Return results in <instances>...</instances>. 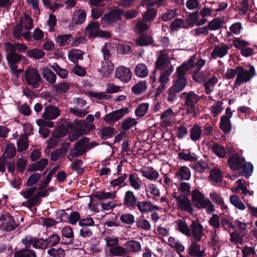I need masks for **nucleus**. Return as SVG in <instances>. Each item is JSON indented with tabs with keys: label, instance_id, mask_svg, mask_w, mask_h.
I'll return each mask as SVG.
<instances>
[{
	"label": "nucleus",
	"instance_id": "f257e3e1",
	"mask_svg": "<svg viewBox=\"0 0 257 257\" xmlns=\"http://www.w3.org/2000/svg\"><path fill=\"white\" fill-rule=\"evenodd\" d=\"M173 59L172 50H163L161 52L156 62V68L161 71L167 72L168 74H171L174 70L171 62V59Z\"/></svg>",
	"mask_w": 257,
	"mask_h": 257
},
{
	"label": "nucleus",
	"instance_id": "f03ea898",
	"mask_svg": "<svg viewBox=\"0 0 257 257\" xmlns=\"http://www.w3.org/2000/svg\"><path fill=\"white\" fill-rule=\"evenodd\" d=\"M196 59L195 55H192L181 66L178 67V92L183 90L187 84V79L185 75L189 69L193 66Z\"/></svg>",
	"mask_w": 257,
	"mask_h": 257
},
{
	"label": "nucleus",
	"instance_id": "7ed1b4c3",
	"mask_svg": "<svg viewBox=\"0 0 257 257\" xmlns=\"http://www.w3.org/2000/svg\"><path fill=\"white\" fill-rule=\"evenodd\" d=\"M236 70L237 74L234 82L233 89L249 82L256 75L255 68L253 65H250L248 70L244 69L241 66H238Z\"/></svg>",
	"mask_w": 257,
	"mask_h": 257
},
{
	"label": "nucleus",
	"instance_id": "20e7f679",
	"mask_svg": "<svg viewBox=\"0 0 257 257\" xmlns=\"http://www.w3.org/2000/svg\"><path fill=\"white\" fill-rule=\"evenodd\" d=\"M104 60L102 61L101 67L99 69V73L102 77L105 78L110 76L113 70V65L112 62L108 60L109 55V51L108 50L107 46L105 45L102 49Z\"/></svg>",
	"mask_w": 257,
	"mask_h": 257
},
{
	"label": "nucleus",
	"instance_id": "39448f33",
	"mask_svg": "<svg viewBox=\"0 0 257 257\" xmlns=\"http://www.w3.org/2000/svg\"><path fill=\"white\" fill-rule=\"evenodd\" d=\"M25 78L29 85L34 89L38 88L40 86L41 77L38 71L33 67H29L25 72Z\"/></svg>",
	"mask_w": 257,
	"mask_h": 257
},
{
	"label": "nucleus",
	"instance_id": "423d86ee",
	"mask_svg": "<svg viewBox=\"0 0 257 257\" xmlns=\"http://www.w3.org/2000/svg\"><path fill=\"white\" fill-rule=\"evenodd\" d=\"M99 24L97 22H92L89 24L85 28V34L90 39L95 37L108 38L111 36L109 32L103 31L99 29Z\"/></svg>",
	"mask_w": 257,
	"mask_h": 257
},
{
	"label": "nucleus",
	"instance_id": "0eeeda50",
	"mask_svg": "<svg viewBox=\"0 0 257 257\" xmlns=\"http://www.w3.org/2000/svg\"><path fill=\"white\" fill-rule=\"evenodd\" d=\"M191 201L193 205L198 209L207 207V204L211 203L208 198H205L198 190L195 189L192 192Z\"/></svg>",
	"mask_w": 257,
	"mask_h": 257
},
{
	"label": "nucleus",
	"instance_id": "6e6552de",
	"mask_svg": "<svg viewBox=\"0 0 257 257\" xmlns=\"http://www.w3.org/2000/svg\"><path fill=\"white\" fill-rule=\"evenodd\" d=\"M53 190V188H49L43 190V189L38 188V190L36 194L30 199L27 200L26 202L23 203V205L28 208H31L34 205H36L40 203V198L48 196L50 192Z\"/></svg>",
	"mask_w": 257,
	"mask_h": 257
},
{
	"label": "nucleus",
	"instance_id": "1a4fd4ad",
	"mask_svg": "<svg viewBox=\"0 0 257 257\" xmlns=\"http://www.w3.org/2000/svg\"><path fill=\"white\" fill-rule=\"evenodd\" d=\"M129 112L128 108L125 107L113 111L103 117V120L108 124H113Z\"/></svg>",
	"mask_w": 257,
	"mask_h": 257
},
{
	"label": "nucleus",
	"instance_id": "9d476101",
	"mask_svg": "<svg viewBox=\"0 0 257 257\" xmlns=\"http://www.w3.org/2000/svg\"><path fill=\"white\" fill-rule=\"evenodd\" d=\"M88 139L83 138L75 144L73 150L71 152L70 160H72L74 157H77L84 154L87 151V143Z\"/></svg>",
	"mask_w": 257,
	"mask_h": 257
},
{
	"label": "nucleus",
	"instance_id": "9b49d317",
	"mask_svg": "<svg viewBox=\"0 0 257 257\" xmlns=\"http://www.w3.org/2000/svg\"><path fill=\"white\" fill-rule=\"evenodd\" d=\"M115 77L123 83H127L132 78V72L129 68L119 66L115 69Z\"/></svg>",
	"mask_w": 257,
	"mask_h": 257
},
{
	"label": "nucleus",
	"instance_id": "f8f14e48",
	"mask_svg": "<svg viewBox=\"0 0 257 257\" xmlns=\"http://www.w3.org/2000/svg\"><path fill=\"white\" fill-rule=\"evenodd\" d=\"M245 160V158L240 157L238 154H234L227 160V164L232 170L239 171L241 170Z\"/></svg>",
	"mask_w": 257,
	"mask_h": 257
},
{
	"label": "nucleus",
	"instance_id": "ddd939ff",
	"mask_svg": "<svg viewBox=\"0 0 257 257\" xmlns=\"http://www.w3.org/2000/svg\"><path fill=\"white\" fill-rule=\"evenodd\" d=\"M0 225L2 229L7 231L14 230L18 226L13 217L8 214L1 216Z\"/></svg>",
	"mask_w": 257,
	"mask_h": 257
},
{
	"label": "nucleus",
	"instance_id": "4468645a",
	"mask_svg": "<svg viewBox=\"0 0 257 257\" xmlns=\"http://www.w3.org/2000/svg\"><path fill=\"white\" fill-rule=\"evenodd\" d=\"M122 11L119 9H114L104 15L102 21L107 24H111L120 19Z\"/></svg>",
	"mask_w": 257,
	"mask_h": 257
},
{
	"label": "nucleus",
	"instance_id": "2eb2a0df",
	"mask_svg": "<svg viewBox=\"0 0 257 257\" xmlns=\"http://www.w3.org/2000/svg\"><path fill=\"white\" fill-rule=\"evenodd\" d=\"M146 194L149 198H156L161 196V191L157 185L153 183L149 182L145 184Z\"/></svg>",
	"mask_w": 257,
	"mask_h": 257
},
{
	"label": "nucleus",
	"instance_id": "dca6fc26",
	"mask_svg": "<svg viewBox=\"0 0 257 257\" xmlns=\"http://www.w3.org/2000/svg\"><path fill=\"white\" fill-rule=\"evenodd\" d=\"M191 235L196 241H200L203 235V226L198 221H193L191 225Z\"/></svg>",
	"mask_w": 257,
	"mask_h": 257
},
{
	"label": "nucleus",
	"instance_id": "f3484780",
	"mask_svg": "<svg viewBox=\"0 0 257 257\" xmlns=\"http://www.w3.org/2000/svg\"><path fill=\"white\" fill-rule=\"evenodd\" d=\"M60 115L59 109L51 104L46 106L43 113V117L46 119H54Z\"/></svg>",
	"mask_w": 257,
	"mask_h": 257
},
{
	"label": "nucleus",
	"instance_id": "a211bd4d",
	"mask_svg": "<svg viewBox=\"0 0 257 257\" xmlns=\"http://www.w3.org/2000/svg\"><path fill=\"white\" fill-rule=\"evenodd\" d=\"M139 172L142 174L143 177L152 181L157 180L159 176V172L151 167L143 168L140 169Z\"/></svg>",
	"mask_w": 257,
	"mask_h": 257
},
{
	"label": "nucleus",
	"instance_id": "6ab92c4d",
	"mask_svg": "<svg viewBox=\"0 0 257 257\" xmlns=\"http://www.w3.org/2000/svg\"><path fill=\"white\" fill-rule=\"evenodd\" d=\"M178 208L187 212L192 214L193 209L191 206V202L187 196L180 195L178 196Z\"/></svg>",
	"mask_w": 257,
	"mask_h": 257
},
{
	"label": "nucleus",
	"instance_id": "aec40b11",
	"mask_svg": "<svg viewBox=\"0 0 257 257\" xmlns=\"http://www.w3.org/2000/svg\"><path fill=\"white\" fill-rule=\"evenodd\" d=\"M82 123L83 122L81 120H78L75 122V126L73 124L70 125V127L69 131L70 134L69 139L71 141H74L83 134V130L80 128Z\"/></svg>",
	"mask_w": 257,
	"mask_h": 257
},
{
	"label": "nucleus",
	"instance_id": "412c9836",
	"mask_svg": "<svg viewBox=\"0 0 257 257\" xmlns=\"http://www.w3.org/2000/svg\"><path fill=\"white\" fill-rule=\"evenodd\" d=\"M221 46H216L211 54L212 58L215 59L217 57L222 58L225 56L229 49V47L226 45L221 43Z\"/></svg>",
	"mask_w": 257,
	"mask_h": 257
},
{
	"label": "nucleus",
	"instance_id": "4be33fe9",
	"mask_svg": "<svg viewBox=\"0 0 257 257\" xmlns=\"http://www.w3.org/2000/svg\"><path fill=\"white\" fill-rule=\"evenodd\" d=\"M86 14L82 9L75 11L71 17V23L74 25H81L86 20Z\"/></svg>",
	"mask_w": 257,
	"mask_h": 257
},
{
	"label": "nucleus",
	"instance_id": "5701e85b",
	"mask_svg": "<svg viewBox=\"0 0 257 257\" xmlns=\"http://www.w3.org/2000/svg\"><path fill=\"white\" fill-rule=\"evenodd\" d=\"M198 95L196 94L193 91H191L188 93L186 100L184 102H181L182 104L183 103L185 105L188 106V111L190 110L193 111L195 108V104L198 100Z\"/></svg>",
	"mask_w": 257,
	"mask_h": 257
},
{
	"label": "nucleus",
	"instance_id": "b1692460",
	"mask_svg": "<svg viewBox=\"0 0 257 257\" xmlns=\"http://www.w3.org/2000/svg\"><path fill=\"white\" fill-rule=\"evenodd\" d=\"M128 183L132 188L135 190H139L141 188V181L138 174L133 172L128 176Z\"/></svg>",
	"mask_w": 257,
	"mask_h": 257
},
{
	"label": "nucleus",
	"instance_id": "393cba45",
	"mask_svg": "<svg viewBox=\"0 0 257 257\" xmlns=\"http://www.w3.org/2000/svg\"><path fill=\"white\" fill-rule=\"evenodd\" d=\"M137 198L134 193L130 190L127 191L124 195L123 204L127 207H134L136 206Z\"/></svg>",
	"mask_w": 257,
	"mask_h": 257
},
{
	"label": "nucleus",
	"instance_id": "a878e982",
	"mask_svg": "<svg viewBox=\"0 0 257 257\" xmlns=\"http://www.w3.org/2000/svg\"><path fill=\"white\" fill-rule=\"evenodd\" d=\"M189 254L192 256L203 257L205 253L204 250H200V245L197 241H193L189 247Z\"/></svg>",
	"mask_w": 257,
	"mask_h": 257
},
{
	"label": "nucleus",
	"instance_id": "bb28decb",
	"mask_svg": "<svg viewBox=\"0 0 257 257\" xmlns=\"http://www.w3.org/2000/svg\"><path fill=\"white\" fill-rule=\"evenodd\" d=\"M242 170L239 171V175L243 176L245 178H249L251 175L253 171V166L252 164L249 162H245V161L242 164V167H241Z\"/></svg>",
	"mask_w": 257,
	"mask_h": 257
},
{
	"label": "nucleus",
	"instance_id": "cd10ccee",
	"mask_svg": "<svg viewBox=\"0 0 257 257\" xmlns=\"http://www.w3.org/2000/svg\"><path fill=\"white\" fill-rule=\"evenodd\" d=\"M14 36L16 39H20L21 37H24L27 41H31L32 39L31 33L29 32H23L22 27L21 25H17L13 31Z\"/></svg>",
	"mask_w": 257,
	"mask_h": 257
},
{
	"label": "nucleus",
	"instance_id": "c85d7f7f",
	"mask_svg": "<svg viewBox=\"0 0 257 257\" xmlns=\"http://www.w3.org/2000/svg\"><path fill=\"white\" fill-rule=\"evenodd\" d=\"M21 56L16 53H9L7 59L11 69L17 68V63L20 61Z\"/></svg>",
	"mask_w": 257,
	"mask_h": 257
},
{
	"label": "nucleus",
	"instance_id": "c756f323",
	"mask_svg": "<svg viewBox=\"0 0 257 257\" xmlns=\"http://www.w3.org/2000/svg\"><path fill=\"white\" fill-rule=\"evenodd\" d=\"M219 127L225 134H227L231 131V121L227 115H222L221 116Z\"/></svg>",
	"mask_w": 257,
	"mask_h": 257
},
{
	"label": "nucleus",
	"instance_id": "7c9ffc66",
	"mask_svg": "<svg viewBox=\"0 0 257 257\" xmlns=\"http://www.w3.org/2000/svg\"><path fill=\"white\" fill-rule=\"evenodd\" d=\"M136 205L138 209L142 214L146 213L153 210V204L150 201H140L136 204Z\"/></svg>",
	"mask_w": 257,
	"mask_h": 257
},
{
	"label": "nucleus",
	"instance_id": "2f4dec72",
	"mask_svg": "<svg viewBox=\"0 0 257 257\" xmlns=\"http://www.w3.org/2000/svg\"><path fill=\"white\" fill-rule=\"evenodd\" d=\"M175 117L174 113L169 108L161 115V118L166 125H171L175 119Z\"/></svg>",
	"mask_w": 257,
	"mask_h": 257
},
{
	"label": "nucleus",
	"instance_id": "473e14b6",
	"mask_svg": "<svg viewBox=\"0 0 257 257\" xmlns=\"http://www.w3.org/2000/svg\"><path fill=\"white\" fill-rule=\"evenodd\" d=\"M18 25H21L23 29L25 28L26 30L29 31L33 27V21L28 15H25L20 18V23Z\"/></svg>",
	"mask_w": 257,
	"mask_h": 257
},
{
	"label": "nucleus",
	"instance_id": "72a5a7b5",
	"mask_svg": "<svg viewBox=\"0 0 257 257\" xmlns=\"http://www.w3.org/2000/svg\"><path fill=\"white\" fill-rule=\"evenodd\" d=\"M42 75L49 84H54L56 81V75L49 68L45 67L42 69Z\"/></svg>",
	"mask_w": 257,
	"mask_h": 257
},
{
	"label": "nucleus",
	"instance_id": "f704fd0d",
	"mask_svg": "<svg viewBox=\"0 0 257 257\" xmlns=\"http://www.w3.org/2000/svg\"><path fill=\"white\" fill-rule=\"evenodd\" d=\"M126 250L132 252H138L142 249L141 243L135 240H131L127 241L124 244Z\"/></svg>",
	"mask_w": 257,
	"mask_h": 257
},
{
	"label": "nucleus",
	"instance_id": "c9c22d12",
	"mask_svg": "<svg viewBox=\"0 0 257 257\" xmlns=\"http://www.w3.org/2000/svg\"><path fill=\"white\" fill-rule=\"evenodd\" d=\"M48 160L47 159H42L40 161H38L29 166L28 168V170L30 172L41 171L48 164Z\"/></svg>",
	"mask_w": 257,
	"mask_h": 257
},
{
	"label": "nucleus",
	"instance_id": "e433bc0d",
	"mask_svg": "<svg viewBox=\"0 0 257 257\" xmlns=\"http://www.w3.org/2000/svg\"><path fill=\"white\" fill-rule=\"evenodd\" d=\"M135 73L137 76L145 78L148 75L149 70L145 64L139 63L136 66Z\"/></svg>",
	"mask_w": 257,
	"mask_h": 257
},
{
	"label": "nucleus",
	"instance_id": "4c0bfd02",
	"mask_svg": "<svg viewBox=\"0 0 257 257\" xmlns=\"http://www.w3.org/2000/svg\"><path fill=\"white\" fill-rule=\"evenodd\" d=\"M127 174H124L121 176L118 177V178L114 179L110 181V185L114 188H117V189L125 185V180L127 178Z\"/></svg>",
	"mask_w": 257,
	"mask_h": 257
},
{
	"label": "nucleus",
	"instance_id": "58836bf2",
	"mask_svg": "<svg viewBox=\"0 0 257 257\" xmlns=\"http://www.w3.org/2000/svg\"><path fill=\"white\" fill-rule=\"evenodd\" d=\"M202 130L197 124L194 125L190 130V138L193 141H198L201 138Z\"/></svg>",
	"mask_w": 257,
	"mask_h": 257
},
{
	"label": "nucleus",
	"instance_id": "ea45409f",
	"mask_svg": "<svg viewBox=\"0 0 257 257\" xmlns=\"http://www.w3.org/2000/svg\"><path fill=\"white\" fill-rule=\"evenodd\" d=\"M69 59L74 63H77L78 60L83 59L82 51L78 49H73L68 53Z\"/></svg>",
	"mask_w": 257,
	"mask_h": 257
},
{
	"label": "nucleus",
	"instance_id": "a19ab883",
	"mask_svg": "<svg viewBox=\"0 0 257 257\" xmlns=\"http://www.w3.org/2000/svg\"><path fill=\"white\" fill-rule=\"evenodd\" d=\"M191 177L190 169L186 166L181 167L178 171V178L181 180H189Z\"/></svg>",
	"mask_w": 257,
	"mask_h": 257
},
{
	"label": "nucleus",
	"instance_id": "79ce46f5",
	"mask_svg": "<svg viewBox=\"0 0 257 257\" xmlns=\"http://www.w3.org/2000/svg\"><path fill=\"white\" fill-rule=\"evenodd\" d=\"M27 56L35 59H40L45 55V52L41 49L34 48L27 51Z\"/></svg>",
	"mask_w": 257,
	"mask_h": 257
},
{
	"label": "nucleus",
	"instance_id": "37998d69",
	"mask_svg": "<svg viewBox=\"0 0 257 257\" xmlns=\"http://www.w3.org/2000/svg\"><path fill=\"white\" fill-rule=\"evenodd\" d=\"M147 89V83L145 81L138 82L132 87V91L136 94H140L145 92Z\"/></svg>",
	"mask_w": 257,
	"mask_h": 257
},
{
	"label": "nucleus",
	"instance_id": "c03bdc74",
	"mask_svg": "<svg viewBox=\"0 0 257 257\" xmlns=\"http://www.w3.org/2000/svg\"><path fill=\"white\" fill-rule=\"evenodd\" d=\"M72 40V37L70 34L59 35L56 38V42L61 46L68 45Z\"/></svg>",
	"mask_w": 257,
	"mask_h": 257
},
{
	"label": "nucleus",
	"instance_id": "a18cd8bd",
	"mask_svg": "<svg viewBox=\"0 0 257 257\" xmlns=\"http://www.w3.org/2000/svg\"><path fill=\"white\" fill-rule=\"evenodd\" d=\"M56 93L59 94H63L66 93L70 88V85L66 82L58 83L54 86Z\"/></svg>",
	"mask_w": 257,
	"mask_h": 257
},
{
	"label": "nucleus",
	"instance_id": "49530a36",
	"mask_svg": "<svg viewBox=\"0 0 257 257\" xmlns=\"http://www.w3.org/2000/svg\"><path fill=\"white\" fill-rule=\"evenodd\" d=\"M136 226L138 228L145 230H149L151 228V225L150 222L146 219L143 215L137 220Z\"/></svg>",
	"mask_w": 257,
	"mask_h": 257
},
{
	"label": "nucleus",
	"instance_id": "de8ad7c7",
	"mask_svg": "<svg viewBox=\"0 0 257 257\" xmlns=\"http://www.w3.org/2000/svg\"><path fill=\"white\" fill-rule=\"evenodd\" d=\"M222 23L223 20L218 17L209 22L207 26L210 31H215L221 28Z\"/></svg>",
	"mask_w": 257,
	"mask_h": 257
},
{
	"label": "nucleus",
	"instance_id": "09e8293b",
	"mask_svg": "<svg viewBox=\"0 0 257 257\" xmlns=\"http://www.w3.org/2000/svg\"><path fill=\"white\" fill-rule=\"evenodd\" d=\"M232 218H229L226 216H224L220 218V226H221L224 230H227L231 228L234 229L235 225H233L232 222Z\"/></svg>",
	"mask_w": 257,
	"mask_h": 257
},
{
	"label": "nucleus",
	"instance_id": "8fccbe9b",
	"mask_svg": "<svg viewBox=\"0 0 257 257\" xmlns=\"http://www.w3.org/2000/svg\"><path fill=\"white\" fill-rule=\"evenodd\" d=\"M14 257H36V252L30 249H22L16 252Z\"/></svg>",
	"mask_w": 257,
	"mask_h": 257
},
{
	"label": "nucleus",
	"instance_id": "3c124183",
	"mask_svg": "<svg viewBox=\"0 0 257 257\" xmlns=\"http://www.w3.org/2000/svg\"><path fill=\"white\" fill-rule=\"evenodd\" d=\"M50 66L61 78L64 79L67 77L68 74V71L65 69L60 67L57 63H53L50 65Z\"/></svg>",
	"mask_w": 257,
	"mask_h": 257
},
{
	"label": "nucleus",
	"instance_id": "603ef678",
	"mask_svg": "<svg viewBox=\"0 0 257 257\" xmlns=\"http://www.w3.org/2000/svg\"><path fill=\"white\" fill-rule=\"evenodd\" d=\"M230 202L236 208L240 210L245 209V205L241 201L239 197L236 195H232L230 196Z\"/></svg>",
	"mask_w": 257,
	"mask_h": 257
},
{
	"label": "nucleus",
	"instance_id": "864d4df0",
	"mask_svg": "<svg viewBox=\"0 0 257 257\" xmlns=\"http://www.w3.org/2000/svg\"><path fill=\"white\" fill-rule=\"evenodd\" d=\"M16 152V148L14 145L7 144L4 152L3 157L4 158H12L15 156Z\"/></svg>",
	"mask_w": 257,
	"mask_h": 257
},
{
	"label": "nucleus",
	"instance_id": "5fc2aeb1",
	"mask_svg": "<svg viewBox=\"0 0 257 257\" xmlns=\"http://www.w3.org/2000/svg\"><path fill=\"white\" fill-rule=\"evenodd\" d=\"M211 151L220 158H224L225 156V151L224 147L218 144H213Z\"/></svg>",
	"mask_w": 257,
	"mask_h": 257
},
{
	"label": "nucleus",
	"instance_id": "6e6d98bb",
	"mask_svg": "<svg viewBox=\"0 0 257 257\" xmlns=\"http://www.w3.org/2000/svg\"><path fill=\"white\" fill-rule=\"evenodd\" d=\"M110 252L115 256H124L127 253V250L122 246L116 245L110 249Z\"/></svg>",
	"mask_w": 257,
	"mask_h": 257
},
{
	"label": "nucleus",
	"instance_id": "4d7b16f0",
	"mask_svg": "<svg viewBox=\"0 0 257 257\" xmlns=\"http://www.w3.org/2000/svg\"><path fill=\"white\" fill-rule=\"evenodd\" d=\"M210 198L217 205H219L222 209L227 208V206L225 205L223 200L221 196L217 193H213L210 194Z\"/></svg>",
	"mask_w": 257,
	"mask_h": 257
},
{
	"label": "nucleus",
	"instance_id": "13d9d810",
	"mask_svg": "<svg viewBox=\"0 0 257 257\" xmlns=\"http://www.w3.org/2000/svg\"><path fill=\"white\" fill-rule=\"evenodd\" d=\"M116 196L115 192L98 191L96 193L95 197L98 199H108L114 198Z\"/></svg>",
	"mask_w": 257,
	"mask_h": 257
},
{
	"label": "nucleus",
	"instance_id": "bf43d9fd",
	"mask_svg": "<svg viewBox=\"0 0 257 257\" xmlns=\"http://www.w3.org/2000/svg\"><path fill=\"white\" fill-rule=\"evenodd\" d=\"M17 148L19 152H22L28 148V138L23 135L17 142Z\"/></svg>",
	"mask_w": 257,
	"mask_h": 257
},
{
	"label": "nucleus",
	"instance_id": "052dcab7",
	"mask_svg": "<svg viewBox=\"0 0 257 257\" xmlns=\"http://www.w3.org/2000/svg\"><path fill=\"white\" fill-rule=\"evenodd\" d=\"M149 105L147 103H143L140 104L136 109L135 114L138 117H142L147 113Z\"/></svg>",
	"mask_w": 257,
	"mask_h": 257
},
{
	"label": "nucleus",
	"instance_id": "680f3d73",
	"mask_svg": "<svg viewBox=\"0 0 257 257\" xmlns=\"http://www.w3.org/2000/svg\"><path fill=\"white\" fill-rule=\"evenodd\" d=\"M47 253L51 257H64L65 251L61 247L51 248L47 250Z\"/></svg>",
	"mask_w": 257,
	"mask_h": 257
},
{
	"label": "nucleus",
	"instance_id": "e2e57ef3",
	"mask_svg": "<svg viewBox=\"0 0 257 257\" xmlns=\"http://www.w3.org/2000/svg\"><path fill=\"white\" fill-rule=\"evenodd\" d=\"M210 177L211 179L216 183H219L222 181V172L218 169H214L210 171Z\"/></svg>",
	"mask_w": 257,
	"mask_h": 257
},
{
	"label": "nucleus",
	"instance_id": "0e129e2a",
	"mask_svg": "<svg viewBox=\"0 0 257 257\" xmlns=\"http://www.w3.org/2000/svg\"><path fill=\"white\" fill-rule=\"evenodd\" d=\"M178 230L187 236L191 234L190 229L187 223L182 220H178Z\"/></svg>",
	"mask_w": 257,
	"mask_h": 257
},
{
	"label": "nucleus",
	"instance_id": "69168bd1",
	"mask_svg": "<svg viewBox=\"0 0 257 257\" xmlns=\"http://www.w3.org/2000/svg\"><path fill=\"white\" fill-rule=\"evenodd\" d=\"M177 97V81H173V85L168 89V100L170 102L175 100Z\"/></svg>",
	"mask_w": 257,
	"mask_h": 257
},
{
	"label": "nucleus",
	"instance_id": "338daca9",
	"mask_svg": "<svg viewBox=\"0 0 257 257\" xmlns=\"http://www.w3.org/2000/svg\"><path fill=\"white\" fill-rule=\"evenodd\" d=\"M137 123V121L134 118L129 117L124 119L122 122V128L124 130H128Z\"/></svg>",
	"mask_w": 257,
	"mask_h": 257
},
{
	"label": "nucleus",
	"instance_id": "774afa93",
	"mask_svg": "<svg viewBox=\"0 0 257 257\" xmlns=\"http://www.w3.org/2000/svg\"><path fill=\"white\" fill-rule=\"evenodd\" d=\"M242 257H256V254L254 248L245 245L242 249Z\"/></svg>",
	"mask_w": 257,
	"mask_h": 257
}]
</instances>
